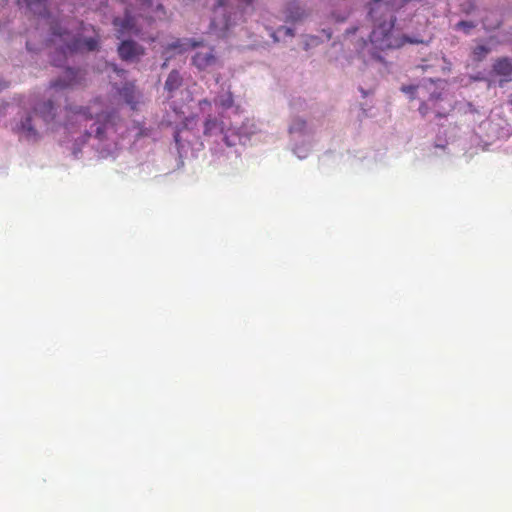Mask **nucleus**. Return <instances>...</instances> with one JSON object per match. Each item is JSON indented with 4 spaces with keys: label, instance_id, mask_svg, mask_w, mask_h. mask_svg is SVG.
<instances>
[{
    "label": "nucleus",
    "instance_id": "obj_9",
    "mask_svg": "<svg viewBox=\"0 0 512 512\" xmlns=\"http://www.w3.org/2000/svg\"><path fill=\"white\" fill-rule=\"evenodd\" d=\"M32 118L30 115H27L24 120L20 121V123L16 124L15 131L18 135L26 138L29 141H35L37 139V132L34 130V127L31 124Z\"/></svg>",
    "mask_w": 512,
    "mask_h": 512
},
{
    "label": "nucleus",
    "instance_id": "obj_14",
    "mask_svg": "<svg viewBox=\"0 0 512 512\" xmlns=\"http://www.w3.org/2000/svg\"><path fill=\"white\" fill-rule=\"evenodd\" d=\"M69 119L81 124L82 122H87L93 119V116L88 112V109L86 108H69Z\"/></svg>",
    "mask_w": 512,
    "mask_h": 512
},
{
    "label": "nucleus",
    "instance_id": "obj_3",
    "mask_svg": "<svg viewBox=\"0 0 512 512\" xmlns=\"http://www.w3.org/2000/svg\"><path fill=\"white\" fill-rule=\"evenodd\" d=\"M112 26H114V31H116L117 39H122L125 36L138 35L140 33V29L136 26L135 15L131 7L124 10L123 17H115L114 20H112Z\"/></svg>",
    "mask_w": 512,
    "mask_h": 512
},
{
    "label": "nucleus",
    "instance_id": "obj_32",
    "mask_svg": "<svg viewBox=\"0 0 512 512\" xmlns=\"http://www.w3.org/2000/svg\"><path fill=\"white\" fill-rule=\"evenodd\" d=\"M155 8H157V10H161V5L159 3L155 4Z\"/></svg>",
    "mask_w": 512,
    "mask_h": 512
},
{
    "label": "nucleus",
    "instance_id": "obj_19",
    "mask_svg": "<svg viewBox=\"0 0 512 512\" xmlns=\"http://www.w3.org/2000/svg\"><path fill=\"white\" fill-rule=\"evenodd\" d=\"M217 121L214 118H207L206 122H204V135L210 136L212 132L216 130Z\"/></svg>",
    "mask_w": 512,
    "mask_h": 512
},
{
    "label": "nucleus",
    "instance_id": "obj_33",
    "mask_svg": "<svg viewBox=\"0 0 512 512\" xmlns=\"http://www.w3.org/2000/svg\"><path fill=\"white\" fill-rule=\"evenodd\" d=\"M52 64H54V66H59V63L54 60H52Z\"/></svg>",
    "mask_w": 512,
    "mask_h": 512
},
{
    "label": "nucleus",
    "instance_id": "obj_6",
    "mask_svg": "<svg viewBox=\"0 0 512 512\" xmlns=\"http://www.w3.org/2000/svg\"><path fill=\"white\" fill-rule=\"evenodd\" d=\"M144 52L143 47L133 40H123L117 46V54L125 62H134L140 59Z\"/></svg>",
    "mask_w": 512,
    "mask_h": 512
},
{
    "label": "nucleus",
    "instance_id": "obj_25",
    "mask_svg": "<svg viewBox=\"0 0 512 512\" xmlns=\"http://www.w3.org/2000/svg\"><path fill=\"white\" fill-rule=\"evenodd\" d=\"M279 34H284L285 36H293V33L291 32V29L287 27H281L278 29Z\"/></svg>",
    "mask_w": 512,
    "mask_h": 512
},
{
    "label": "nucleus",
    "instance_id": "obj_30",
    "mask_svg": "<svg viewBox=\"0 0 512 512\" xmlns=\"http://www.w3.org/2000/svg\"><path fill=\"white\" fill-rule=\"evenodd\" d=\"M445 116H446V114H444L442 111H440V110H436V117H438V118H443V117H445Z\"/></svg>",
    "mask_w": 512,
    "mask_h": 512
},
{
    "label": "nucleus",
    "instance_id": "obj_2",
    "mask_svg": "<svg viewBox=\"0 0 512 512\" xmlns=\"http://www.w3.org/2000/svg\"><path fill=\"white\" fill-rule=\"evenodd\" d=\"M253 0H236V4L230 0H218L215 10H213V20H211V30L218 37H225L237 21L243 18L244 10L252 5Z\"/></svg>",
    "mask_w": 512,
    "mask_h": 512
},
{
    "label": "nucleus",
    "instance_id": "obj_24",
    "mask_svg": "<svg viewBox=\"0 0 512 512\" xmlns=\"http://www.w3.org/2000/svg\"><path fill=\"white\" fill-rule=\"evenodd\" d=\"M439 100H441V94L439 93H432L431 97H429V102H431L432 105H435V103Z\"/></svg>",
    "mask_w": 512,
    "mask_h": 512
},
{
    "label": "nucleus",
    "instance_id": "obj_31",
    "mask_svg": "<svg viewBox=\"0 0 512 512\" xmlns=\"http://www.w3.org/2000/svg\"><path fill=\"white\" fill-rule=\"evenodd\" d=\"M189 46H191V48H195V47L199 46V42L191 41V43H189Z\"/></svg>",
    "mask_w": 512,
    "mask_h": 512
},
{
    "label": "nucleus",
    "instance_id": "obj_8",
    "mask_svg": "<svg viewBox=\"0 0 512 512\" xmlns=\"http://www.w3.org/2000/svg\"><path fill=\"white\" fill-rule=\"evenodd\" d=\"M492 72L499 77H503L504 81H511L512 61L507 57H500L492 64Z\"/></svg>",
    "mask_w": 512,
    "mask_h": 512
},
{
    "label": "nucleus",
    "instance_id": "obj_4",
    "mask_svg": "<svg viewBox=\"0 0 512 512\" xmlns=\"http://www.w3.org/2000/svg\"><path fill=\"white\" fill-rule=\"evenodd\" d=\"M99 47L98 38H72L65 40V44L62 45V49L58 51V55L64 59L66 54H72L77 52H93Z\"/></svg>",
    "mask_w": 512,
    "mask_h": 512
},
{
    "label": "nucleus",
    "instance_id": "obj_13",
    "mask_svg": "<svg viewBox=\"0 0 512 512\" xmlns=\"http://www.w3.org/2000/svg\"><path fill=\"white\" fill-rule=\"evenodd\" d=\"M181 86V76L178 71L171 70L170 74H168V78H166V82H164V90L168 91V93H173L179 89Z\"/></svg>",
    "mask_w": 512,
    "mask_h": 512
},
{
    "label": "nucleus",
    "instance_id": "obj_5",
    "mask_svg": "<svg viewBox=\"0 0 512 512\" xmlns=\"http://www.w3.org/2000/svg\"><path fill=\"white\" fill-rule=\"evenodd\" d=\"M81 82L82 71L67 68L63 71V76L61 78L51 82V87L55 90H66L81 85Z\"/></svg>",
    "mask_w": 512,
    "mask_h": 512
},
{
    "label": "nucleus",
    "instance_id": "obj_27",
    "mask_svg": "<svg viewBox=\"0 0 512 512\" xmlns=\"http://www.w3.org/2000/svg\"><path fill=\"white\" fill-rule=\"evenodd\" d=\"M96 137H98L100 139V137H102V126L101 125H98V127H96Z\"/></svg>",
    "mask_w": 512,
    "mask_h": 512
},
{
    "label": "nucleus",
    "instance_id": "obj_21",
    "mask_svg": "<svg viewBox=\"0 0 512 512\" xmlns=\"http://www.w3.org/2000/svg\"><path fill=\"white\" fill-rule=\"evenodd\" d=\"M141 5V10L146 11L153 7L154 0H135Z\"/></svg>",
    "mask_w": 512,
    "mask_h": 512
},
{
    "label": "nucleus",
    "instance_id": "obj_35",
    "mask_svg": "<svg viewBox=\"0 0 512 512\" xmlns=\"http://www.w3.org/2000/svg\"><path fill=\"white\" fill-rule=\"evenodd\" d=\"M404 1H410V0H404Z\"/></svg>",
    "mask_w": 512,
    "mask_h": 512
},
{
    "label": "nucleus",
    "instance_id": "obj_28",
    "mask_svg": "<svg viewBox=\"0 0 512 512\" xmlns=\"http://www.w3.org/2000/svg\"><path fill=\"white\" fill-rule=\"evenodd\" d=\"M52 35L59 36V37H64V36H66V33H62V32L56 31V30H52Z\"/></svg>",
    "mask_w": 512,
    "mask_h": 512
},
{
    "label": "nucleus",
    "instance_id": "obj_23",
    "mask_svg": "<svg viewBox=\"0 0 512 512\" xmlns=\"http://www.w3.org/2000/svg\"><path fill=\"white\" fill-rule=\"evenodd\" d=\"M429 110L430 108H428V104L426 102H422V104H420V108H418V112H420V115H422V117H425L428 114Z\"/></svg>",
    "mask_w": 512,
    "mask_h": 512
},
{
    "label": "nucleus",
    "instance_id": "obj_10",
    "mask_svg": "<svg viewBox=\"0 0 512 512\" xmlns=\"http://www.w3.org/2000/svg\"><path fill=\"white\" fill-rule=\"evenodd\" d=\"M119 95L123 97L124 103L126 105L132 107V110H135L136 103L138 101V92L135 90V85L133 83L124 84L123 88L119 89Z\"/></svg>",
    "mask_w": 512,
    "mask_h": 512
},
{
    "label": "nucleus",
    "instance_id": "obj_34",
    "mask_svg": "<svg viewBox=\"0 0 512 512\" xmlns=\"http://www.w3.org/2000/svg\"><path fill=\"white\" fill-rule=\"evenodd\" d=\"M65 126H67V127L71 126V121L67 122V124H65Z\"/></svg>",
    "mask_w": 512,
    "mask_h": 512
},
{
    "label": "nucleus",
    "instance_id": "obj_18",
    "mask_svg": "<svg viewBox=\"0 0 512 512\" xmlns=\"http://www.w3.org/2000/svg\"><path fill=\"white\" fill-rule=\"evenodd\" d=\"M306 128V122L302 119H296L294 122H292V125H290V133H301Z\"/></svg>",
    "mask_w": 512,
    "mask_h": 512
},
{
    "label": "nucleus",
    "instance_id": "obj_17",
    "mask_svg": "<svg viewBox=\"0 0 512 512\" xmlns=\"http://www.w3.org/2000/svg\"><path fill=\"white\" fill-rule=\"evenodd\" d=\"M234 105V97L231 92H227L218 99V106L224 110L230 109Z\"/></svg>",
    "mask_w": 512,
    "mask_h": 512
},
{
    "label": "nucleus",
    "instance_id": "obj_29",
    "mask_svg": "<svg viewBox=\"0 0 512 512\" xmlns=\"http://www.w3.org/2000/svg\"><path fill=\"white\" fill-rule=\"evenodd\" d=\"M198 105H200V106H203V105L210 106V102L207 99H203V100H200V102H198Z\"/></svg>",
    "mask_w": 512,
    "mask_h": 512
},
{
    "label": "nucleus",
    "instance_id": "obj_11",
    "mask_svg": "<svg viewBox=\"0 0 512 512\" xmlns=\"http://www.w3.org/2000/svg\"><path fill=\"white\" fill-rule=\"evenodd\" d=\"M46 0H16L18 6H26L31 13L41 17H46Z\"/></svg>",
    "mask_w": 512,
    "mask_h": 512
},
{
    "label": "nucleus",
    "instance_id": "obj_20",
    "mask_svg": "<svg viewBox=\"0 0 512 512\" xmlns=\"http://www.w3.org/2000/svg\"><path fill=\"white\" fill-rule=\"evenodd\" d=\"M456 27H458V29L465 31V33L468 34L469 30L475 27V24L471 21L461 20L460 22H458V24H456Z\"/></svg>",
    "mask_w": 512,
    "mask_h": 512
},
{
    "label": "nucleus",
    "instance_id": "obj_12",
    "mask_svg": "<svg viewBox=\"0 0 512 512\" xmlns=\"http://www.w3.org/2000/svg\"><path fill=\"white\" fill-rule=\"evenodd\" d=\"M34 113L40 115L45 123H49L55 117V108L50 100H46L34 107Z\"/></svg>",
    "mask_w": 512,
    "mask_h": 512
},
{
    "label": "nucleus",
    "instance_id": "obj_26",
    "mask_svg": "<svg viewBox=\"0 0 512 512\" xmlns=\"http://www.w3.org/2000/svg\"><path fill=\"white\" fill-rule=\"evenodd\" d=\"M170 50H181V43L179 42V40L170 44Z\"/></svg>",
    "mask_w": 512,
    "mask_h": 512
},
{
    "label": "nucleus",
    "instance_id": "obj_22",
    "mask_svg": "<svg viewBox=\"0 0 512 512\" xmlns=\"http://www.w3.org/2000/svg\"><path fill=\"white\" fill-rule=\"evenodd\" d=\"M415 89H417V86H415V85L402 86V92H404L410 96L414 95Z\"/></svg>",
    "mask_w": 512,
    "mask_h": 512
},
{
    "label": "nucleus",
    "instance_id": "obj_16",
    "mask_svg": "<svg viewBox=\"0 0 512 512\" xmlns=\"http://www.w3.org/2000/svg\"><path fill=\"white\" fill-rule=\"evenodd\" d=\"M491 52V49H489L488 46H485L483 44H478L474 46V49H472V61L474 62H480L486 59V56Z\"/></svg>",
    "mask_w": 512,
    "mask_h": 512
},
{
    "label": "nucleus",
    "instance_id": "obj_15",
    "mask_svg": "<svg viewBox=\"0 0 512 512\" xmlns=\"http://www.w3.org/2000/svg\"><path fill=\"white\" fill-rule=\"evenodd\" d=\"M304 17V11L296 3H290L287 7V20L297 22Z\"/></svg>",
    "mask_w": 512,
    "mask_h": 512
},
{
    "label": "nucleus",
    "instance_id": "obj_1",
    "mask_svg": "<svg viewBox=\"0 0 512 512\" xmlns=\"http://www.w3.org/2000/svg\"><path fill=\"white\" fill-rule=\"evenodd\" d=\"M400 6L384 3L381 0H373L369 6V17L373 20V30L369 33V45H371V56L377 61L381 60L378 52L398 50L406 44H421V40L410 38L394 28L396 17L390 9H398Z\"/></svg>",
    "mask_w": 512,
    "mask_h": 512
},
{
    "label": "nucleus",
    "instance_id": "obj_7",
    "mask_svg": "<svg viewBox=\"0 0 512 512\" xmlns=\"http://www.w3.org/2000/svg\"><path fill=\"white\" fill-rule=\"evenodd\" d=\"M216 64V56L211 48H207L206 51L196 52L193 56V65L198 70H206L208 67Z\"/></svg>",
    "mask_w": 512,
    "mask_h": 512
}]
</instances>
